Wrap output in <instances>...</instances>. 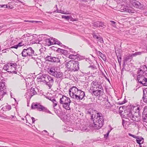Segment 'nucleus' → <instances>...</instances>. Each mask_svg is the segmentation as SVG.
Instances as JSON below:
<instances>
[{
	"label": "nucleus",
	"instance_id": "10",
	"mask_svg": "<svg viewBox=\"0 0 147 147\" xmlns=\"http://www.w3.org/2000/svg\"><path fill=\"white\" fill-rule=\"evenodd\" d=\"M5 82H1L0 85V100H2V98L4 95L6 94V86Z\"/></svg>",
	"mask_w": 147,
	"mask_h": 147
},
{
	"label": "nucleus",
	"instance_id": "47",
	"mask_svg": "<svg viewBox=\"0 0 147 147\" xmlns=\"http://www.w3.org/2000/svg\"><path fill=\"white\" fill-rule=\"evenodd\" d=\"M143 68L144 69V72H145L146 71H147V67L146 65H144L143 66Z\"/></svg>",
	"mask_w": 147,
	"mask_h": 147
},
{
	"label": "nucleus",
	"instance_id": "19",
	"mask_svg": "<svg viewBox=\"0 0 147 147\" xmlns=\"http://www.w3.org/2000/svg\"><path fill=\"white\" fill-rule=\"evenodd\" d=\"M47 76H48V75L42 74L40 76V77L38 78V79L40 82H45L46 81H47V78L46 77Z\"/></svg>",
	"mask_w": 147,
	"mask_h": 147
},
{
	"label": "nucleus",
	"instance_id": "34",
	"mask_svg": "<svg viewBox=\"0 0 147 147\" xmlns=\"http://www.w3.org/2000/svg\"><path fill=\"white\" fill-rule=\"evenodd\" d=\"M143 52H135L134 53H132V55L133 56V57H135L137 55H139L141 54Z\"/></svg>",
	"mask_w": 147,
	"mask_h": 147
},
{
	"label": "nucleus",
	"instance_id": "63",
	"mask_svg": "<svg viewBox=\"0 0 147 147\" xmlns=\"http://www.w3.org/2000/svg\"><path fill=\"white\" fill-rule=\"evenodd\" d=\"M118 111L119 112V113H121V112H122L123 111H119V110H118Z\"/></svg>",
	"mask_w": 147,
	"mask_h": 147
},
{
	"label": "nucleus",
	"instance_id": "49",
	"mask_svg": "<svg viewBox=\"0 0 147 147\" xmlns=\"http://www.w3.org/2000/svg\"><path fill=\"white\" fill-rule=\"evenodd\" d=\"M18 45H14V46H12V47H11V48H15V49H17L18 48Z\"/></svg>",
	"mask_w": 147,
	"mask_h": 147
},
{
	"label": "nucleus",
	"instance_id": "37",
	"mask_svg": "<svg viewBox=\"0 0 147 147\" xmlns=\"http://www.w3.org/2000/svg\"><path fill=\"white\" fill-rule=\"evenodd\" d=\"M96 51L98 55L99 56H100L101 57H102L104 55V54H103L102 53L100 52V51Z\"/></svg>",
	"mask_w": 147,
	"mask_h": 147
},
{
	"label": "nucleus",
	"instance_id": "28",
	"mask_svg": "<svg viewBox=\"0 0 147 147\" xmlns=\"http://www.w3.org/2000/svg\"><path fill=\"white\" fill-rule=\"evenodd\" d=\"M101 86H96V87H93V91L95 90V91H97L98 90H101V91H103L102 89L101 88Z\"/></svg>",
	"mask_w": 147,
	"mask_h": 147
},
{
	"label": "nucleus",
	"instance_id": "60",
	"mask_svg": "<svg viewBox=\"0 0 147 147\" xmlns=\"http://www.w3.org/2000/svg\"><path fill=\"white\" fill-rule=\"evenodd\" d=\"M133 108L134 109H135V110H136V109H137V106H134Z\"/></svg>",
	"mask_w": 147,
	"mask_h": 147
},
{
	"label": "nucleus",
	"instance_id": "59",
	"mask_svg": "<svg viewBox=\"0 0 147 147\" xmlns=\"http://www.w3.org/2000/svg\"><path fill=\"white\" fill-rule=\"evenodd\" d=\"M101 58L104 60H106V57L105 55H104Z\"/></svg>",
	"mask_w": 147,
	"mask_h": 147
},
{
	"label": "nucleus",
	"instance_id": "27",
	"mask_svg": "<svg viewBox=\"0 0 147 147\" xmlns=\"http://www.w3.org/2000/svg\"><path fill=\"white\" fill-rule=\"evenodd\" d=\"M133 56L132 55V54H131L127 55L126 57H125V61H128L129 59H132Z\"/></svg>",
	"mask_w": 147,
	"mask_h": 147
},
{
	"label": "nucleus",
	"instance_id": "54",
	"mask_svg": "<svg viewBox=\"0 0 147 147\" xmlns=\"http://www.w3.org/2000/svg\"><path fill=\"white\" fill-rule=\"evenodd\" d=\"M31 119L32 120V123H34L35 121V118L33 117H31Z\"/></svg>",
	"mask_w": 147,
	"mask_h": 147
},
{
	"label": "nucleus",
	"instance_id": "7",
	"mask_svg": "<svg viewBox=\"0 0 147 147\" xmlns=\"http://www.w3.org/2000/svg\"><path fill=\"white\" fill-rule=\"evenodd\" d=\"M21 54L22 57H25L27 56L32 57L37 55L31 47L24 49L21 53Z\"/></svg>",
	"mask_w": 147,
	"mask_h": 147
},
{
	"label": "nucleus",
	"instance_id": "16",
	"mask_svg": "<svg viewBox=\"0 0 147 147\" xmlns=\"http://www.w3.org/2000/svg\"><path fill=\"white\" fill-rule=\"evenodd\" d=\"M121 107H119L118 106H116L114 104L113 105H111V111H112L115 113H117L118 110H120Z\"/></svg>",
	"mask_w": 147,
	"mask_h": 147
},
{
	"label": "nucleus",
	"instance_id": "50",
	"mask_svg": "<svg viewBox=\"0 0 147 147\" xmlns=\"http://www.w3.org/2000/svg\"><path fill=\"white\" fill-rule=\"evenodd\" d=\"M99 25H100L99 27H101L104 28V26H105V25H104L103 23L101 22V23H100V24Z\"/></svg>",
	"mask_w": 147,
	"mask_h": 147
},
{
	"label": "nucleus",
	"instance_id": "31",
	"mask_svg": "<svg viewBox=\"0 0 147 147\" xmlns=\"http://www.w3.org/2000/svg\"><path fill=\"white\" fill-rule=\"evenodd\" d=\"M32 41L34 43H39V41L38 40V38L36 37L35 38H33L32 39Z\"/></svg>",
	"mask_w": 147,
	"mask_h": 147
},
{
	"label": "nucleus",
	"instance_id": "39",
	"mask_svg": "<svg viewBox=\"0 0 147 147\" xmlns=\"http://www.w3.org/2000/svg\"><path fill=\"white\" fill-rule=\"evenodd\" d=\"M119 63H120L121 62V57L120 55L117 56Z\"/></svg>",
	"mask_w": 147,
	"mask_h": 147
},
{
	"label": "nucleus",
	"instance_id": "26",
	"mask_svg": "<svg viewBox=\"0 0 147 147\" xmlns=\"http://www.w3.org/2000/svg\"><path fill=\"white\" fill-rule=\"evenodd\" d=\"M79 55H74L71 54L69 56V58L71 59H78L79 57Z\"/></svg>",
	"mask_w": 147,
	"mask_h": 147
},
{
	"label": "nucleus",
	"instance_id": "42",
	"mask_svg": "<svg viewBox=\"0 0 147 147\" xmlns=\"http://www.w3.org/2000/svg\"><path fill=\"white\" fill-rule=\"evenodd\" d=\"M128 135L131 136L132 137H133L135 138H138V136H135L130 133H129Z\"/></svg>",
	"mask_w": 147,
	"mask_h": 147
},
{
	"label": "nucleus",
	"instance_id": "12",
	"mask_svg": "<svg viewBox=\"0 0 147 147\" xmlns=\"http://www.w3.org/2000/svg\"><path fill=\"white\" fill-rule=\"evenodd\" d=\"M130 2L134 6L137 8L142 9L143 8V5L138 1L136 0H130Z\"/></svg>",
	"mask_w": 147,
	"mask_h": 147
},
{
	"label": "nucleus",
	"instance_id": "36",
	"mask_svg": "<svg viewBox=\"0 0 147 147\" xmlns=\"http://www.w3.org/2000/svg\"><path fill=\"white\" fill-rule=\"evenodd\" d=\"M52 102H53V106L54 107L56 106L57 105L58 102L56 101V100L55 98H54Z\"/></svg>",
	"mask_w": 147,
	"mask_h": 147
},
{
	"label": "nucleus",
	"instance_id": "25",
	"mask_svg": "<svg viewBox=\"0 0 147 147\" xmlns=\"http://www.w3.org/2000/svg\"><path fill=\"white\" fill-rule=\"evenodd\" d=\"M102 91H101V90H98L96 91L94 90L92 91V93L95 96H97L102 94Z\"/></svg>",
	"mask_w": 147,
	"mask_h": 147
},
{
	"label": "nucleus",
	"instance_id": "14",
	"mask_svg": "<svg viewBox=\"0 0 147 147\" xmlns=\"http://www.w3.org/2000/svg\"><path fill=\"white\" fill-rule=\"evenodd\" d=\"M138 77L137 80L138 82L142 84L143 86H147V78H145L144 76Z\"/></svg>",
	"mask_w": 147,
	"mask_h": 147
},
{
	"label": "nucleus",
	"instance_id": "43",
	"mask_svg": "<svg viewBox=\"0 0 147 147\" xmlns=\"http://www.w3.org/2000/svg\"><path fill=\"white\" fill-rule=\"evenodd\" d=\"M24 21L25 22H30V23H34V22L38 23V22H40V21H33V20H32V21L25 20Z\"/></svg>",
	"mask_w": 147,
	"mask_h": 147
},
{
	"label": "nucleus",
	"instance_id": "35",
	"mask_svg": "<svg viewBox=\"0 0 147 147\" xmlns=\"http://www.w3.org/2000/svg\"><path fill=\"white\" fill-rule=\"evenodd\" d=\"M87 43H88V44L89 46L91 48H94L95 49V50L96 51H97V50L95 49L94 47V46L93 45L92 43V42H90L89 41H88L87 42Z\"/></svg>",
	"mask_w": 147,
	"mask_h": 147
},
{
	"label": "nucleus",
	"instance_id": "21",
	"mask_svg": "<svg viewBox=\"0 0 147 147\" xmlns=\"http://www.w3.org/2000/svg\"><path fill=\"white\" fill-rule=\"evenodd\" d=\"M63 74L60 72L56 71L53 76L57 78H62L63 77Z\"/></svg>",
	"mask_w": 147,
	"mask_h": 147
},
{
	"label": "nucleus",
	"instance_id": "4",
	"mask_svg": "<svg viewBox=\"0 0 147 147\" xmlns=\"http://www.w3.org/2000/svg\"><path fill=\"white\" fill-rule=\"evenodd\" d=\"M117 2L119 4V7H120L121 11L131 13H134V10L131 8L125 5L127 4L126 0H117Z\"/></svg>",
	"mask_w": 147,
	"mask_h": 147
},
{
	"label": "nucleus",
	"instance_id": "32",
	"mask_svg": "<svg viewBox=\"0 0 147 147\" xmlns=\"http://www.w3.org/2000/svg\"><path fill=\"white\" fill-rule=\"evenodd\" d=\"M101 23V22L97 21L96 22H94L93 24V26L96 27H100V24Z\"/></svg>",
	"mask_w": 147,
	"mask_h": 147
},
{
	"label": "nucleus",
	"instance_id": "17",
	"mask_svg": "<svg viewBox=\"0 0 147 147\" xmlns=\"http://www.w3.org/2000/svg\"><path fill=\"white\" fill-rule=\"evenodd\" d=\"M54 38H47L45 40L46 44L48 46H50L53 44H54V41H55Z\"/></svg>",
	"mask_w": 147,
	"mask_h": 147
},
{
	"label": "nucleus",
	"instance_id": "18",
	"mask_svg": "<svg viewBox=\"0 0 147 147\" xmlns=\"http://www.w3.org/2000/svg\"><path fill=\"white\" fill-rule=\"evenodd\" d=\"M143 95L142 97L143 101L147 104V89L143 90Z\"/></svg>",
	"mask_w": 147,
	"mask_h": 147
},
{
	"label": "nucleus",
	"instance_id": "23",
	"mask_svg": "<svg viewBox=\"0 0 147 147\" xmlns=\"http://www.w3.org/2000/svg\"><path fill=\"white\" fill-rule=\"evenodd\" d=\"M145 72H144V71L142 70V69L139 70L138 71V76L137 78L139 76V77H141V76H144V75L145 74Z\"/></svg>",
	"mask_w": 147,
	"mask_h": 147
},
{
	"label": "nucleus",
	"instance_id": "48",
	"mask_svg": "<svg viewBox=\"0 0 147 147\" xmlns=\"http://www.w3.org/2000/svg\"><path fill=\"white\" fill-rule=\"evenodd\" d=\"M18 45V47H20L24 45V44H23L22 43V42H19Z\"/></svg>",
	"mask_w": 147,
	"mask_h": 147
},
{
	"label": "nucleus",
	"instance_id": "51",
	"mask_svg": "<svg viewBox=\"0 0 147 147\" xmlns=\"http://www.w3.org/2000/svg\"><path fill=\"white\" fill-rule=\"evenodd\" d=\"M89 68H91L92 69H94L95 68V66L94 65H90L89 67Z\"/></svg>",
	"mask_w": 147,
	"mask_h": 147
},
{
	"label": "nucleus",
	"instance_id": "55",
	"mask_svg": "<svg viewBox=\"0 0 147 147\" xmlns=\"http://www.w3.org/2000/svg\"><path fill=\"white\" fill-rule=\"evenodd\" d=\"M104 76L106 79L108 80L109 83H110V81L109 80L108 78L106 76Z\"/></svg>",
	"mask_w": 147,
	"mask_h": 147
},
{
	"label": "nucleus",
	"instance_id": "20",
	"mask_svg": "<svg viewBox=\"0 0 147 147\" xmlns=\"http://www.w3.org/2000/svg\"><path fill=\"white\" fill-rule=\"evenodd\" d=\"M47 71L50 74L53 76L57 71H55L54 68L51 67L48 69Z\"/></svg>",
	"mask_w": 147,
	"mask_h": 147
},
{
	"label": "nucleus",
	"instance_id": "38",
	"mask_svg": "<svg viewBox=\"0 0 147 147\" xmlns=\"http://www.w3.org/2000/svg\"><path fill=\"white\" fill-rule=\"evenodd\" d=\"M62 18L69 20V18H70V16H62Z\"/></svg>",
	"mask_w": 147,
	"mask_h": 147
},
{
	"label": "nucleus",
	"instance_id": "52",
	"mask_svg": "<svg viewBox=\"0 0 147 147\" xmlns=\"http://www.w3.org/2000/svg\"><path fill=\"white\" fill-rule=\"evenodd\" d=\"M60 13L62 14H69L68 13H67V12H65V11H61V12H60Z\"/></svg>",
	"mask_w": 147,
	"mask_h": 147
},
{
	"label": "nucleus",
	"instance_id": "53",
	"mask_svg": "<svg viewBox=\"0 0 147 147\" xmlns=\"http://www.w3.org/2000/svg\"><path fill=\"white\" fill-rule=\"evenodd\" d=\"M42 0H34V1L35 2H37L38 3L40 2Z\"/></svg>",
	"mask_w": 147,
	"mask_h": 147
},
{
	"label": "nucleus",
	"instance_id": "44",
	"mask_svg": "<svg viewBox=\"0 0 147 147\" xmlns=\"http://www.w3.org/2000/svg\"><path fill=\"white\" fill-rule=\"evenodd\" d=\"M46 98H47L49 100L51 101H52L53 100L54 98L53 97H51L49 96H46Z\"/></svg>",
	"mask_w": 147,
	"mask_h": 147
},
{
	"label": "nucleus",
	"instance_id": "58",
	"mask_svg": "<svg viewBox=\"0 0 147 147\" xmlns=\"http://www.w3.org/2000/svg\"><path fill=\"white\" fill-rule=\"evenodd\" d=\"M4 6H6V7L7 8V5H0V7H4Z\"/></svg>",
	"mask_w": 147,
	"mask_h": 147
},
{
	"label": "nucleus",
	"instance_id": "9",
	"mask_svg": "<svg viewBox=\"0 0 147 147\" xmlns=\"http://www.w3.org/2000/svg\"><path fill=\"white\" fill-rule=\"evenodd\" d=\"M127 115V118L129 120H131L136 121H140V115L138 113H135L134 115L131 112H129Z\"/></svg>",
	"mask_w": 147,
	"mask_h": 147
},
{
	"label": "nucleus",
	"instance_id": "29",
	"mask_svg": "<svg viewBox=\"0 0 147 147\" xmlns=\"http://www.w3.org/2000/svg\"><path fill=\"white\" fill-rule=\"evenodd\" d=\"M3 110H5V111H9L11 109V106L9 105H7L2 108Z\"/></svg>",
	"mask_w": 147,
	"mask_h": 147
},
{
	"label": "nucleus",
	"instance_id": "2",
	"mask_svg": "<svg viewBox=\"0 0 147 147\" xmlns=\"http://www.w3.org/2000/svg\"><path fill=\"white\" fill-rule=\"evenodd\" d=\"M69 94L72 98L80 100H82L85 96L84 92L78 89L76 86L71 88L69 90Z\"/></svg>",
	"mask_w": 147,
	"mask_h": 147
},
{
	"label": "nucleus",
	"instance_id": "13",
	"mask_svg": "<svg viewBox=\"0 0 147 147\" xmlns=\"http://www.w3.org/2000/svg\"><path fill=\"white\" fill-rule=\"evenodd\" d=\"M45 58L46 61H48L51 62L58 63L60 62V61L59 58L58 57L47 56L45 57Z\"/></svg>",
	"mask_w": 147,
	"mask_h": 147
},
{
	"label": "nucleus",
	"instance_id": "61",
	"mask_svg": "<svg viewBox=\"0 0 147 147\" xmlns=\"http://www.w3.org/2000/svg\"><path fill=\"white\" fill-rule=\"evenodd\" d=\"M82 1L84 2H87L88 0H81Z\"/></svg>",
	"mask_w": 147,
	"mask_h": 147
},
{
	"label": "nucleus",
	"instance_id": "5",
	"mask_svg": "<svg viewBox=\"0 0 147 147\" xmlns=\"http://www.w3.org/2000/svg\"><path fill=\"white\" fill-rule=\"evenodd\" d=\"M71 102V101L69 98L64 95L62 96L59 100V102L62 104L63 107L68 110H70L69 105Z\"/></svg>",
	"mask_w": 147,
	"mask_h": 147
},
{
	"label": "nucleus",
	"instance_id": "57",
	"mask_svg": "<svg viewBox=\"0 0 147 147\" xmlns=\"http://www.w3.org/2000/svg\"><path fill=\"white\" fill-rule=\"evenodd\" d=\"M73 131V128H70L67 131H71V132H72V131Z\"/></svg>",
	"mask_w": 147,
	"mask_h": 147
},
{
	"label": "nucleus",
	"instance_id": "41",
	"mask_svg": "<svg viewBox=\"0 0 147 147\" xmlns=\"http://www.w3.org/2000/svg\"><path fill=\"white\" fill-rule=\"evenodd\" d=\"M58 49L60 50V52L62 53L63 54H65L67 53V51L66 50L61 49Z\"/></svg>",
	"mask_w": 147,
	"mask_h": 147
},
{
	"label": "nucleus",
	"instance_id": "1",
	"mask_svg": "<svg viewBox=\"0 0 147 147\" xmlns=\"http://www.w3.org/2000/svg\"><path fill=\"white\" fill-rule=\"evenodd\" d=\"M86 114L91 115V119H93L92 126L94 129H98L103 125L104 120L102 115L93 109H89L86 111Z\"/></svg>",
	"mask_w": 147,
	"mask_h": 147
},
{
	"label": "nucleus",
	"instance_id": "45",
	"mask_svg": "<svg viewBox=\"0 0 147 147\" xmlns=\"http://www.w3.org/2000/svg\"><path fill=\"white\" fill-rule=\"evenodd\" d=\"M127 102L126 100L124 99V100L122 102H119V104L120 105H122L125 103Z\"/></svg>",
	"mask_w": 147,
	"mask_h": 147
},
{
	"label": "nucleus",
	"instance_id": "24",
	"mask_svg": "<svg viewBox=\"0 0 147 147\" xmlns=\"http://www.w3.org/2000/svg\"><path fill=\"white\" fill-rule=\"evenodd\" d=\"M92 36L94 38L96 39L97 41L100 40L101 39L99 35L97 33H93L92 34Z\"/></svg>",
	"mask_w": 147,
	"mask_h": 147
},
{
	"label": "nucleus",
	"instance_id": "64",
	"mask_svg": "<svg viewBox=\"0 0 147 147\" xmlns=\"http://www.w3.org/2000/svg\"><path fill=\"white\" fill-rule=\"evenodd\" d=\"M43 131L45 132L48 133L47 131L46 130H44Z\"/></svg>",
	"mask_w": 147,
	"mask_h": 147
},
{
	"label": "nucleus",
	"instance_id": "46",
	"mask_svg": "<svg viewBox=\"0 0 147 147\" xmlns=\"http://www.w3.org/2000/svg\"><path fill=\"white\" fill-rule=\"evenodd\" d=\"M115 23L116 22H115L113 21H111V24L114 27H116V26L115 25Z\"/></svg>",
	"mask_w": 147,
	"mask_h": 147
},
{
	"label": "nucleus",
	"instance_id": "22",
	"mask_svg": "<svg viewBox=\"0 0 147 147\" xmlns=\"http://www.w3.org/2000/svg\"><path fill=\"white\" fill-rule=\"evenodd\" d=\"M138 138H136V142L140 145L141 143H143V140L144 139L142 137H140L138 136Z\"/></svg>",
	"mask_w": 147,
	"mask_h": 147
},
{
	"label": "nucleus",
	"instance_id": "30",
	"mask_svg": "<svg viewBox=\"0 0 147 147\" xmlns=\"http://www.w3.org/2000/svg\"><path fill=\"white\" fill-rule=\"evenodd\" d=\"M142 107L140 105H137V109L136 111H137V112H135V113H138L139 114L140 111V110H142Z\"/></svg>",
	"mask_w": 147,
	"mask_h": 147
},
{
	"label": "nucleus",
	"instance_id": "62",
	"mask_svg": "<svg viewBox=\"0 0 147 147\" xmlns=\"http://www.w3.org/2000/svg\"><path fill=\"white\" fill-rule=\"evenodd\" d=\"M124 120H123V123H122V125H123V126H124Z\"/></svg>",
	"mask_w": 147,
	"mask_h": 147
},
{
	"label": "nucleus",
	"instance_id": "40",
	"mask_svg": "<svg viewBox=\"0 0 147 147\" xmlns=\"http://www.w3.org/2000/svg\"><path fill=\"white\" fill-rule=\"evenodd\" d=\"M110 131H110L108 130L107 133L104 135V137L105 138H107V137H108V136H109V133Z\"/></svg>",
	"mask_w": 147,
	"mask_h": 147
},
{
	"label": "nucleus",
	"instance_id": "15",
	"mask_svg": "<svg viewBox=\"0 0 147 147\" xmlns=\"http://www.w3.org/2000/svg\"><path fill=\"white\" fill-rule=\"evenodd\" d=\"M36 94V92L34 88L32 87L30 88V91L27 92L25 96H26V97L30 98Z\"/></svg>",
	"mask_w": 147,
	"mask_h": 147
},
{
	"label": "nucleus",
	"instance_id": "11",
	"mask_svg": "<svg viewBox=\"0 0 147 147\" xmlns=\"http://www.w3.org/2000/svg\"><path fill=\"white\" fill-rule=\"evenodd\" d=\"M46 77L47 78V81H46V84L48 86L49 88L50 89L53 84V78L49 75L46 76Z\"/></svg>",
	"mask_w": 147,
	"mask_h": 147
},
{
	"label": "nucleus",
	"instance_id": "3",
	"mask_svg": "<svg viewBox=\"0 0 147 147\" xmlns=\"http://www.w3.org/2000/svg\"><path fill=\"white\" fill-rule=\"evenodd\" d=\"M65 61V66L68 71H76L79 70V62L75 60H70Z\"/></svg>",
	"mask_w": 147,
	"mask_h": 147
},
{
	"label": "nucleus",
	"instance_id": "8",
	"mask_svg": "<svg viewBox=\"0 0 147 147\" xmlns=\"http://www.w3.org/2000/svg\"><path fill=\"white\" fill-rule=\"evenodd\" d=\"M31 108L34 109H37L40 111L51 113L50 112L46 107H44L39 103H33L32 104Z\"/></svg>",
	"mask_w": 147,
	"mask_h": 147
},
{
	"label": "nucleus",
	"instance_id": "33",
	"mask_svg": "<svg viewBox=\"0 0 147 147\" xmlns=\"http://www.w3.org/2000/svg\"><path fill=\"white\" fill-rule=\"evenodd\" d=\"M55 41H54V44H57L59 45H62V43H61L60 41L58 40L57 39L54 38Z\"/></svg>",
	"mask_w": 147,
	"mask_h": 147
},
{
	"label": "nucleus",
	"instance_id": "56",
	"mask_svg": "<svg viewBox=\"0 0 147 147\" xmlns=\"http://www.w3.org/2000/svg\"><path fill=\"white\" fill-rule=\"evenodd\" d=\"M106 90L107 92L109 94H110V91H109V90L108 88H106Z\"/></svg>",
	"mask_w": 147,
	"mask_h": 147
},
{
	"label": "nucleus",
	"instance_id": "6",
	"mask_svg": "<svg viewBox=\"0 0 147 147\" xmlns=\"http://www.w3.org/2000/svg\"><path fill=\"white\" fill-rule=\"evenodd\" d=\"M17 65L16 63H10L7 64L3 66V69L9 73L17 74Z\"/></svg>",
	"mask_w": 147,
	"mask_h": 147
}]
</instances>
